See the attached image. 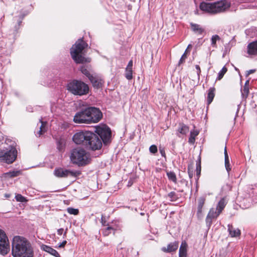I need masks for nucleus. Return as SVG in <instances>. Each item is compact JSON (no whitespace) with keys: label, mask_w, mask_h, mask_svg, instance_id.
I'll return each instance as SVG.
<instances>
[{"label":"nucleus","mask_w":257,"mask_h":257,"mask_svg":"<svg viewBox=\"0 0 257 257\" xmlns=\"http://www.w3.org/2000/svg\"><path fill=\"white\" fill-rule=\"evenodd\" d=\"M227 71V69L225 66H224L222 69L219 72L218 75L217 77V80H220L222 78L224 75L226 73Z\"/></svg>","instance_id":"nucleus-34"},{"label":"nucleus","mask_w":257,"mask_h":257,"mask_svg":"<svg viewBox=\"0 0 257 257\" xmlns=\"http://www.w3.org/2000/svg\"><path fill=\"white\" fill-rule=\"evenodd\" d=\"M198 134L199 132L197 130L191 131L190 137L189 138V143L190 144H193L195 140V137L198 135Z\"/></svg>","instance_id":"nucleus-28"},{"label":"nucleus","mask_w":257,"mask_h":257,"mask_svg":"<svg viewBox=\"0 0 257 257\" xmlns=\"http://www.w3.org/2000/svg\"><path fill=\"white\" fill-rule=\"evenodd\" d=\"M178 134L177 135L178 137H180L179 134H181L182 135H186L189 131V127L184 123H180L179 127L177 130Z\"/></svg>","instance_id":"nucleus-19"},{"label":"nucleus","mask_w":257,"mask_h":257,"mask_svg":"<svg viewBox=\"0 0 257 257\" xmlns=\"http://www.w3.org/2000/svg\"><path fill=\"white\" fill-rule=\"evenodd\" d=\"M167 175L170 180L172 181L175 183L177 182L176 176L175 173L173 172H167Z\"/></svg>","instance_id":"nucleus-30"},{"label":"nucleus","mask_w":257,"mask_h":257,"mask_svg":"<svg viewBox=\"0 0 257 257\" xmlns=\"http://www.w3.org/2000/svg\"><path fill=\"white\" fill-rule=\"evenodd\" d=\"M192 30L197 35H201L204 32V29L199 25L191 23L190 24Z\"/></svg>","instance_id":"nucleus-21"},{"label":"nucleus","mask_w":257,"mask_h":257,"mask_svg":"<svg viewBox=\"0 0 257 257\" xmlns=\"http://www.w3.org/2000/svg\"><path fill=\"white\" fill-rule=\"evenodd\" d=\"M160 152L161 154V155L163 156V157H166V155H165V150L163 149V148H160Z\"/></svg>","instance_id":"nucleus-49"},{"label":"nucleus","mask_w":257,"mask_h":257,"mask_svg":"<svg viewBox=\"0 0 257 257\" xmlns=\"http://www.w3.org/2000/svg\"><path fill=\"white\" fill-rule=\"evenodd\" d=\"M101 223L103 226H106L108 225V224H106V221L104 219V217L103 215L101 216Z\"/></svg>","instance_id":"nucleus-47"},{"label":"nucleus","mask_w":257,"mask_h":257,"mask_svg":"<svg viewBox=\"0 0 257 257\" xmlns=\"http://www.w3.org/2000/svg\"><path fill=\"white\" fill-rule=\"evenodd\" d=\"M220 214V213H219L216 209L211 208L206 218V222L207 225L210 226L212 224V219L216 218Z\"/></svg>","instance_id":"nucleus-14"},{"label":"nucleus","mask_w":257,"mask_h":257,"mask_svg":"<svg viewBox=\"0 0 257 257\" xmlns=\"http://www.w3.org/2000/svg\"><path fill=\"white\" fill-rule=\"evenodd\" d=\"M43 249L45 251L50 253L51 254L56 256V257H60V255L59 253L53 248L48 246L44 245L43 246Z\"/></svg>","instance_id":"nucleus-22"},{"label":"nucleus","mask_w":257,"mask_h":257,"mask_svg":"<svg viewBox=\"0 0 257 257\" xmlns=\"http://www.w3.org/2000/svg\"><path fill=\"white\" fill-rule=\"evenodd\" d=\"M224 159H225V169H226L227 172L228 173H229V171L231 170V168L230 166L229 156H228L227 152L226 147H225V148H224Z\"/></svg>","instance_id":"nucleus-23"},{"label":"nucleus","mask_w":257,"mask_h":257,"mask_svg":"<svg viewBox=\"0 0 257 257\" xmlns=\"http://www.w3.org/2000/svg\"><path fill=\"white\" fill-rule=\"evenodd\" d=\"M71 161L79 166H83L89 162V158L86 151L82 149H73L70 155Z\"/></svg>","instance_id":"nucleus-5"},{"label":"nucleus","mask_w":257,"mask_h":257,"mask_svg":"<svg viewBox=\"0 0 257 257\" xmlns=\"http://www.w3.org/2000/svg\"><path fill=\"white\" fill-rule=\"evenodd\" d=\"M214 91V88L211 87L208 90V93L207 98V102L208 104H209L212 102L215 96Z\"/></svg>","instance_id":"nucleus-25"},{"label":"nucleus","mask_w":257,"mask_h":257,"mask_svg":"<svg viewBox=\"0 0 257 257\" xmlns=\"http://www.w3.org/2000/svg\"><path fill=\"white\" fill-rule=\"evenodd\" d=\"M226 204V203L225 202V199L222 198L218 203L216 209L218 211L219 213H221L225 207Z\"/></svg>","instance_id":"nucleus-27"},{"label":"nucleus","mask_w":257,"mask_h":257,"mask_svg":"<svg viewBox=\"0 0 257 257\" xmlns=\"http://www.w3.org/2000/svg\"><path fill=\"white\" fill-rule=\"evenodd\" d=\"M149 151L151 153L155 154L158 151L157 146L154 145L151 146L149 148Z\"/></svg>","instance_id":"nucleus-42"},{"label":"nucleus","mask_w":257,"mask_h":257,"mask_svg":"<svg viewBox=\"0 0 257 257\" xmlns=\"http://www.w3.org/2000/svg\"><path fill=\"white\" fill-rule=\"evenodd\" d=\"M22 172L20 170L10 171L4 174L5 177L13 178L17 177L21 174Z\"/></svg>","instance_id":"nucleus-26"},{"label":"nucleus","mask_w":257,"mask_h":257,"mask_svg":"<svg viewBox=\"0 0 257 257\" xmlns=\"http://www.w3.org/2000/svg\"><path fill=\"white\" fill-rule=\"evenodd\" d=\"M15 199L18 202H26L28 201V200L25 197L23 196L21 194H20L16 195Z\"/></svg>","instance_id":"nucleus-35"},{"label":"nucleus","mask_w":257,"mask_h":257,"mask_svg":"<svg viewBox=\"0 0 257 257\" xmlns=\"http://www.w3.org/2000/svg\"><path fill=\"white\" fill-rule=\"evenodd\" d=\"M191 44H189L188 46V47H187V49H188V48H189L190 47H191Z\"/></svg>","instance_id":"nucleus-55"},{"label":"nucleus","mask_w":257,"mask_h":257,"mask_svg":"<svg viewBox=\"0 0 257 257\" xmlns=\"http://www.w3.org/2000/svg\"><path fill=\"white\" fill-rule=\"evenodd\" d=\"M90 123L98 122L101 118L102 114L100 110L94 107L87 108Z\"/></svg>","instance_id":"nucleus-10"},{"label":"nucleus","mask_w":257,"mask_h":257,"mask_svg":"<svg viewBox=\"0 0 257 257\" xmlns=\"http://www.w3.org/2000/svg\"><path fill=\"white\" fill-rule=\"evenodd\" d=\"M57 148L61 152L63 151L65 146V140L63 138H59L56 140Z\"/></svg>","instance_id":"nucleus-24"},{"label":"nucleus","mask_w":257,"mask_h":257,"mask_svg":"<svg viewBox=\"0 0 257 257\" xmlns=\"http://www.w3.org/2000/svg\"><path fill=\"white\" fill-rule=\"evenodd\" d=\"M5 197L7 198H9L10 197V195L6 194H5Z\"/></svg>","instance_id":"nucleus-54"},{"label":"nucleus","mask_w":257,"mask_h":257,"mask_svg":"<svg viewBox=\"0 0 257 257\" xmlns=\"http://www.w3.org/2000/svg\"><path fill=\"white\" fill-rule=\"evenodd\" d=\"M205 198L204 197H200L198 200V206L197 208L199 209H202V207L204 204Z\"/></svg>","instance_id":"nucleus-38"},{"label":"nucleus","mask_w":257,"mask_h":257,"mask_svg":"<svg viewBox=\"0 0 257 257\" xmlns=\"http://www.w3.org/2000/svg\"><path fill=\"white\" fill-rule=\"evenodd\" d=\"M10 250V245L8 237L5 232L0 229V253L4 255Z\"/></svg>","instance_id":"nucleus-9"},{"label":"nucleus","mask_w":257,"mask_h":257,"mask_svg":"<svg viewBox=\"0 0 257 257\" xmlns=\"http://www.w3.org/2000/svg\"><path fill=\"white\" fill-rule=\"evenodd\" d=\"M89 131H81L76 133L73 137V141L78 145L82 144L85 146L88 137Z\"/></svg>","instance_id":"nucleus-12"},{"label":"nucleus","mask_w":257,"mask_h":257,"mask_svg":"<svg viewBox=\"0 0 257 257\" xmlns=\"http://www.w3.org/2000/svg\"><path fill=\"white\" fill-rule=\"evenodd\" d=\"M80 70L81 71V72L84 74L85 75H86L88 78V79L90 77V76L92 75V74H90L89 71L87 69V68L84 66H81V68H80Z\"/></svg>","instance_id":"nucleus-31"},{"label":"nucleus","mask_w":257,"mask_h":257,"mask_svg":"<svg viewBox=\"0 0 257 257\" xmlns=\"http://www.w3.org/2000/svg\"><path fill=\"white\" fill-rule=\"evenodd\" d=\"M40 121L41 123V125L40 127V130L39 131V132L38 133V134L39 135V137L41 136V135H42L46 131V123L44 121H43L42 120V119H40Z\"/></svg>","instance_id":"nucleus-29"},{"label":"nucleus","mask_w":257,"mask_h":257,"mask_svg":"<svg viewBox=\"0 0 257 257\" xmlns=\"http://www.w3.org/2000/svg\"><path fill=\"white\" fill-rule=\"evenodd\" d=\"M230 7L229 4L225 1H221L213 3H201L200 9L210 14H216L225 11Z\"/></svg>","instance_id":"nucleus-3"},{"label":"nucleus","mask_w":257,"mask_h":257,"mask_svg":"<svg viewBox=\"0 0 257 257\" xmlns=\"http://www.w3.org/2000/svg\"><path fill=\"white\" fill-rule=\"evenodd\" d=\"M88 137L87 139L86 143L85 146L88 149L95 151L99 150L102 147V142L101 139L96 134L89 132L88 134Z\"/></svg>","instance_id":"nucleus-7"},{"label":"nucleus","mask_w":257,"mask_h":257,"mask_svg":"<svg viewBox=\"0 0 257 257\" xmlns=\"http://www.w3.org/2000/svg\"><path fill=\"white\" fill-rule=\"evenodd\" d=\"M168 197L170 198V201H176L177 198L178 196L176 193L174 192H171L168 194Z\"/></svg>","instance_id":"nucleus-36"},{"label":"nucleus","mask_w":257,"mask_h":257,"mask_svg":"<svg viewBox=\"0 0 257 257\" xmlns=\"http://www.w3.org/2000/svg\"><path fill=\"white\" fill-rule=\"evenodd\" d=\"M202 209H199L197 208V215L199 218L202 217Z\"/></svg>","instance_id":"nucleus-45"},{"label":"nucleus","mask_w":257,"mask_h":257,"mask_svg":"<svg viewBox=\"0 0 257 257\" xmlns=\"http://www.w3.org/2000/svg\"><path fill=\"white\" fill-rule=\"evenodd\" d=\"M67 89L75 95H83L89 92L88 86L81 81L73 80L67 85Z\"/></svg>","instance_id":"nucleus-4"},{"label":"nucleus","mask_w":257,"mask_h":257,"mask_svg":"<svg viewBox=\"0 0 257 257\" xmlns=\"http://www.w3.org/2000/svg\"><path fill=\"white\" fill-rule=\"evenodd\" d=\"M67 231V228H66L65 229V230L64 233H63V232H64V229L63 228H59V229H58L57 230V233H58V235H61L63 233V237L64 238L66 237Z\"/></svg>","instance_id":"nucleus-40"},{"label":"nucleus","mask_w":257,"mask_h":257,"mask_svg":"<svg viewBox=\"0 0 257 257\" xmlns=\"http://www.w3.org/2000/svg\"><path fill=\"white\" fill-rule=\"evenodd\" d=\"M249 82V81L248 80L246 81L245 84H244V88H243V92L244 93L246 94V95H247L249 93V88H248Z\"/></svg>","instance_id":"nucleus-41"},{"label":"nucleus","mask_w":257,"mask_h":257,"mask_svg":"<svg viewBox=\"0 0 257 257\" xmlns=\"http://www.w3.org/2000/svg\"><path fill=\"white\" fill-rule=\"evenodd\" d=\"M254 72H255L254 69L249 70V71H248L247 72V75H249V74H252V73H254Z\"/></svg>","instance_id":"nucleus-51"},{"label":"nucleus","mask_w":257,"mask_h":257,"mask_svg":"<svg viewBox=\"0 0 257 257\" xmlns=\"http://www.w3.org/2000/svg\"><path fill=\"white\" fill-rule=\"evenodd\" d=\"M24 17V16H22V17H21V20H20V21H19V22H18V24H19V25H20V24L21 23V22H22V19H23Z\"/></svg>","instance_id":"nucleus-53"},{"label":"nucleus","mask_w":257,"mask_h":257,"mask_svg":"<svg viewBox=\"0 0 257 257\" xmlns=\"http://www.w3.org/2000/svg\"><path fill=\"white\" fill-rule=\"evenodd\" d=\"M114 229L111 226H107L106 228L104 229L102 231V234L104 236H108L111 233V231H114Z\"/></svg>","instance_id":"nucleus-33"},{"label":"nucleus","mask_w":257,"mask_h":257,"mask_svg":"<svg viewBox=\"0 0 257 257\" xmlns=\"http://www.w3.org/2000/svg\"><path fill=\"white\" fill-rule=\"evenodd\" d=\"M133 61L131 60L129 61L127 66L126 68L133 69Z\"/></svg>","instance_id":"nucleus-48"},{"label":"nucleus","mask_w":257,"mask_h":257,"mask_svg":"<svg viewBox=\"0 0 257 257\" xmlns=\"http://www.w3.org/2000/svg\"><path fill=\"white\" fill-rule=\"evenodd\" d=\"M188 174L189 176V178L191 179L193 177V174L192 172H190L189 170H188Z\"/></svg>","instance_id":"nucleus-52"},{"label":"nucleus","mask_w":257,"mask_h":257,"mask_svg":"<svg viewBox=\"0 0 257 257\" xmlns=\"http://www.w3.org/2000/svg\"><path fill=\"white\" fill-rule=\"evenodd\" d=\"M219 39H220V38L218 35H215L212 36V37L211 38V45L213 47H215L216 41L217 40H219Z\"/></svg>","instance_id":"nucleus-39"},{"label":"nucleus","mask_w":257,"mask_h":257,"mask_svg":"<svg viewBox=\"0 0 257 257\" xmlns=\"http://www.w3.org/2000/svg\"><path fill=\"white\" fill-rule=\"evenodd\" d=\"M17 156V151L16 149L10 146L6 150L0 151V161L7 164H11L14 162Z\"/></svg>","instance_id":"nucleus-6"},{"label":"nucleus","mask_w":257,"mask_h":257,"mask_svg":"<svg viewBox=\"0 0 257 257\" xmlns=\"http://www.w3.org/2000/svg\"><path fill=\"white\" fill-rule=\"evenodd\" d=\"M125 76L128 80H131L133 78V69L125 68Z\"/></svg>","instance_id":"nucleus-32"},{"label":"nucleus","mask_w":257,"mask_h":257,"mask_svg":"<svg viewBox=\"0 0 257 257\" xmlns=\"http://www.w3.org/2000/svg\"><path fill=\"white\" fill-rule=\"evenodd\" d=\"M178 243L177 242H174L169 244L167 247H163L162 249L164 252H171L175 251L178 248Z\"/></svg>","instance_id":"nucleus-18"},{"label":"nucleus","mask_w":257,"mask_h":257,"mask_svg":"<svg viewBox=\"0 0 257 257\" xmlns=\"http://www.w3.org/2000/svg\"><path fill=\"white\" fill-rule=\"evenodd\" d=\"M87 108L77 112L74 117V121L78 123H90Z\"/></svg>","instance_id":"nucleus-13"},{"label":"nucleus","mask_w":257,"mask_h":257,"mask_svg":"<svg viewBox=\"0 0 257 257\" xmlns=\"http://www.w3.org/2000/svg\"><path fill=\"white\" fill-rule=\"evenodd\" d=\"M88 46L82 39H78L71 49L70 53L72 59L77 63L90 62V59L83 56V51Z\"/></svg>","instance_id":"nucleus-2"},{"label":"nucleus","mask_w":257,"mask_h":257,"mask_svg":"<svg viewBox=\"0 0 257 257\" xmlns=\"http://www.w3.org/2000/svg\"><path fill=\"white\" fill-rule=\"evenodd\" d=\"M187 49L186 50L182 56L181 58L180 59L179 61V64H181V63H183L185 61V59L187 58L186 53H187Z\"/></svg>","instance_id":"nucleus-43"},{"label":"nucleus","mask_w":257,"mask_h":257,"mask_svg":"<svg viewBox=\"0 0 257 257\" xmlns=\"http://www.w3.org/2000/svg\"><path fill=\"white\" fill-rule=\"evenodd\" d=\"M80 174L81 173L79 171H71L62 168L56 169L54 170V174L57 177H67L68 176L76 177L79 176Z\"/></svg>","instance_id":"nucleus-11"},{"label":"nucleus","mask_w":257,"mask_h":257,"mask_svg":"<svg viewBox=\"0 0 257 257\" xmlns=\"http://www.w3.org/2000/svg\"><path fill=\"white\" fill-rule=\"evenodd\" d=\"M89 79L92 84L93 87L97 88H100L102 84V80L96 76L92 75Z\"/></svg>","instance_id":"nucleus-16"},{"label":"nucleus","mask_w":257,"mask_h":257,"mask_svg":"<svg viewBox=\"0 0 257 257\" xmlns=\"http://www.w3.org/2000/svg\"><path fill=\"white\" fill-rule=\"evenodd\" d=\"M187 244L184 241H182L179 248V257H187Z\"/></svg>","instance_id":"nucleus-20"},{"label":"nucleus","mask_w":257,"mask_h":257,"mask_svg":"<svg viewBox=\"0 0 257 257\" xmlns=\"http://www.w3.org/2000/svg\"><path fill=\"white\" fill-rule=\"evenodd\" d=\"M195 68L197 70V75L198 76V78H199L200 77V73H201V69H200V66L198 65H196L195 66Z\"/></svg>","instance_id":"nucleus-46"},{"label":"nucleus","mask_w":257,"mask_h":257,"mask_svg":"<svg viewBox=\"0 0 257 257\" xmlns=\"http://www.w3.org/2000/svg\"><path fill=\"white\" fill-rule=\"evenodd\" d=\"M67 211L70 214H73L74 215H76L79 213V210L78 209H75L72 207L67 208Z\"/></svg>","instance_id":"nucleus-37"},{"label":"nucleus","mask_w":257,"mask_h":257,"mask_svg":"<svg viewBox=\"0 0 257 257\" xmlns=\"http://www.w3.org/2000/svg\"><path fill=\"white\" fill-rule=\"evenodd\" d=\"M247 53L250 55H257V40L248 44Z\"/></svg>","instance_id":"nucleus-15"},{"label":"nucleus","mask_w":257,"mask_h":257,"mask_svg":"<svg viewBox=\"0 0 257 257\" xmlns=\"http://www.w3.org/2000/svg\"><path fill=\"white\" fill-rule=\"evenodd\" d=\"M228 231L231 237H237L240 235V231L238 228L233 227L231 224L228 225Z\"/></svg>","instance_id":"nucleus-17"},{"label":"nucleus","mask_w":257,"mask_h":257,"mask_svg":"<svg viewBox=\"0 0 257 257\" xmlns=\"http://www.w3.org/2000/svg\"><path fill=\"white\" fill-rule=\"evenodd\" d=\"M201 172V166L199 164L196 168V175L199 177Z\"/></svg>","instance_id":"nucleus-44"},{"label":"nucleus","mask_w":257,"mask_h":257,"mask_svg":"<svg viewBox=\"0 0 257 257\" xmlns=\"http://www.w3.org/2000/svg\"><path fill=\"white\" fill-rule=\"evenodd\" d=\"M96 134L101 139V142L103 141L104 144H106L109 142L111 136V131L110 128L106 126H98L96 128Z\"/></svg>","instance_id":"nucleus-8"},{"label":"nucleus","mask_w":257,"mask_h":257,"mask_svg":"<svg viewBox=\"0 0 257 257\" xmlns=\"http://www.w3.org/2000/svg\"><path fill=\"white\" fill-rule=\"evenodd\" d=\"M14 257H33L34 251L31 243L25 238L16 236L12 242Z\"/></svg>","instance_id":"nucleus-1"},{"label":"nucleus","mask_w":257,"mask_h":257,"mask_svg":"<svg viewBox=\"0 0 257 257\" xmlns=\"http://www.w3.org/2000/svg\"><path fill=\"white\" fill-rule=\"evenodd\" d=\"M66 243H67L66 240H64L62 242L60 243V244L58 246L59 247L62 248V247H64V246L66 245Z\"/></svg>","instance_id":"nucleus-50"}]
</instances>
